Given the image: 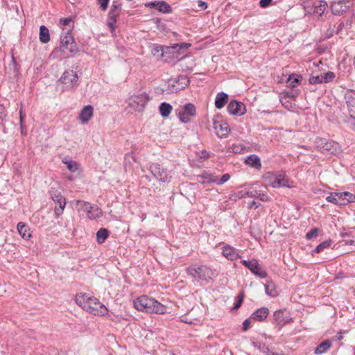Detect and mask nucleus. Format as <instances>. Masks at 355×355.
Here are the masks:
<instances>
[{"label": "nucleus", "instance_id": "nucleus-22", "mask_svg": "<svg viewBox=\"0 0 355 355\" xmlns=\"http://www.w3.org/2000/svg\"><path fill=\"white\" fill-rule=\"evenodd\" d=\"M90 296L87 293H78L75 297V301L76 304L82 307L83 309H90L91 307H88V301L89 300Z\"/></svg>", "mask_w": 355, "mask_h": 355}, {"label": "nucleus", "instance_id": "nucleus-36", "mask_svg": "<svg viewBox=\"0 0 355 355\" xmlns=\"http://www.w3.org/2000/svg\"><path fill=\"white\" fill-rule=\"evenodd\" d=\"M109 236V231L105 228H101L96 233V241L101 244L105 241Z\"/></svg>", "mask_w": 355, "mask_h": 355}, {"label": "nucleus", "instance_id": "nucleus-62", "mask_svg": "<svg viewBox=\"0 0 355 355\" xmlns=\"http://www.w3.org/2000/svg\"><path fill=\"white\" fill-rule=\"evenodd\" d=\"M202 157H204V158H207V157H209V153L207 151H203L202 153Z\"/></svg>", "mask_w": 355, "mask_h": 355}, {"label": "nucleus", "instance_id": "nucleus-63", "mask_svg": "<svg viewBox=\"0 0 355 355\" xmlns=\"http://www.w3.org/2000/svg\"><path fill=\"white\" fill-rule=\"evenodd\" d=\"M243 297H244V295H243V291H241V292L239 294V295H238V300H239V299H242V300H243Z\"/></svg>", "mask_w": 355, "mask_h": 355}, {"label": "nucleus", "instance_id": "nucleus-25", "mask_svg": "<svg viewBox=\"0 0 355 355\" xmlns=\"http://www.w3.org/2000/svg\"><path fill=\"white\" fill-rule=\"evenodd\" d=\"M269 178L270 185L273 188L288 187V180L287 179L278 178L275 175H270Z\"/></svg>", "mask_w": 355, "mask_h": 355}, {"label": "nucleus", "instance_id": "nucleus-28", "mask_svg": "<svg viewBox=\"0 0 355 355\" xmlns=\"http://www.w3.org/2000/svg\"><path fill=\"white\" fill-rule=\"evenodd\" d=\"M266 293L272 297H277L279 295L278 290L272 281H268L264 285Z\"/></svg>", "mask_w": 355, "mask_h": 355}, {"label": "nucleus", "instance_id": "nucleus-32", "mask_svg": "<svg viewBox=\"0 0 355 355\" xmlns=\"http://www.w3.org/2000/svg\"><path fill=\"white\" fill-rule=\"evenodd\" d=\"M121 12V6L119 4H116L114 2L112 5L110 12L108 13L109 19H115L119 17Z\"/></svg>", "mask_w": 355, "mask_h": 355}, {"label": "nucleus", "instance_id": "nucleus-45", "mask_svg": "<svg viewBox=\"0 0 355 355\" xmlns=\"http://www.w3.org/2000/svg\"><path fill=\"white\" fill-rule=\"evenodd\" d=\"M230 178V175L228 173H225L222 175L220 178H218L216 177V181L215 183H216L218 185H221L224 184L225 182H227Z\"/></svg>", "mask_w": 355, "mask_h": 355}, {"label": "nucleus", "instance_id": "nucleus-52", "mask_svg": "<svg viewBox=\"0 0 355 355\" xmlns=\"http://www.w3.org/2000/svg\"><path fill=\"white\" fill-rule=\"evenodd\" d=\"M98 3L103 10H105L107 8L110 0H98Z\"/></svg>", "mask_w": 355, "mask_h": 355}, {"label": "nucleus", "instance_id": "nucleus-8", "mask_svg": "<svg viewBox=\"0 0 355 355\" xmlns=\"http://www.w3.org/2000/svg\"><path fill=\"white\" fill-rule=\"evenodd\" d=\"M149 101V96L146 92L133 95L129 99V106L135 111L142 112Z\"/></svg>", "mask_w": 355, "mask_h": 355}, {"label": "nucleus", "instance_id": "nucleus-57", "mask_svg": "<svg viewBox=\"0 0 355 355\" xmlns=\"http://www.w3.org/2000/svg\"><path fill=\"white\" fill-rule=\"evenodd\" d=\"M242 303H243V300L242 299H239L237 300V302L234 304L233 309H234V310L238 309L241 306Z\"/></svg>", "mask_w": 355, "mask_h": 355}, {"label": "nucleus", "instance_id": "nucleus-47", "mask_svg": "<svg viewBox=\"0 0 355 355\" xmlns=\"http://www.w3.org/2000/svg\"><path fill=\"white\" fill-rule=\"evenodd\" d=\"M318 234V229L313 228L311 229L306 235V239L308 240L312 239L313 238H315Z\"/></svg>", "mask_w": 355, "mask_h": 355}, {"label": "nucleus", "instance_id": "nucleus-10", "mask_svg": "<svg viewBox=\"0 0 355 355\" xmlns=\"http://www.w3.org/2000/svg\"><path fill=\"white\" fill-rule=\"evenodd\" d=\"M150 171L153 176L159 181L168 182L171 181V175L166 168L157 163H153L150 166Z\"/></svg>", "mask_w": 355, "mask_h": 355}, {"label": "nucleus", "instance_id": "nucleus-64", "mask_svg": "<svg viewBox=\"0 0 355 355\" xmlns=\"http://www.w3.org/2000/svg\"><path fill=\"white\" fill-rule=\"evenodd\" d=\"M243 297H244V295H243V291H241V292L239 294V295H238V300H239V299H242V300H243Z\"/></svg>", "mask_w": 355, "mask_h": 355}, {"label": "nucleus", "instance_id": "nucleus-17", "mask_svg": "<svg viewBox=\"0 0 355 355\" xmlns=\"http://www.w3.org/2000/svg\"><path fill=\"white\" fill-rule=\"evenodd\" d=\"M145 6L148 8H155L159 12L164 14H169L173 12V9L171 5L164 1H155L148 2L145 4Z\"/></svg>", "mask_w": 355, "mask_h": 355}, {"label": "nucleus", "instance_id": "nucleus-50", "mask_svg": "<svg viewBox=\"0 0 355 355\" xmlns=\"http://www.w3.org/2000/svg\"><path fill=\"white\" fill-rule=\"evenodd\" d=\"M251 320H252V319L250 317V318H248V319L244 320V322H243V331H247L250 327Z\"/></svg>", "mask_w": 355, "mask_h": 355}, {"label": "nucleus", "instance_id": "nucleus-38", "mask_svg": "<svg viewBox=\"0 0 355 355\" xmlns=\"http://www.w3.org/2000/svg\"><path fill=\"white\" fill-rule=\"evenodd\" d=\"M200 178L202 179V184L215 183L216 181V176L207 172H204Z\"/></svg>", "mask_w": 355, "mask_h": 355}, {"label": "nucleus", "instance_id": "nucleus-42", "mask_svg": "<svg viewBox=\"0 0 355 355\" xmlns=\"http://www.w3.org/2000/svg\"><path fill=\"white\" fill-rule=\"evenodd\" d=\"M63 162L67 165V168L70 171L75 172L78 170V164L76 162L68 160L64 161Z\"/></svg>", "mask_w": 355, "mask_h": 355}, {"label": "nucleus", "instance_id": "nucleus-26", "mask_svg": "<svg viewBox=\"0 0 355 355\" xmlns=\"http://www.w3.org/2000/svg\"><path fill=\"white\" fill-rule=\"evenodd\" d=\"M327 6V3L324 1H315L313 4V12L321 17L324 13Z\"/></svg>", "mask_w": 355, "mask_h": 355}, {"label": "nucleus", "instance_id": "nucleus-46", "mask_svg": "<svg viewBox=\"0 0 355 355\" xmlns=\"http://www.w3.org/2000/svg\"><path fill=\"white\" fill-rule=\"evenodd\" d=\"M309 82L311 85L322 83V81L321 79V76L320 75H318V76L312 75L310 76Z\"/></svg>", "mask_w": 355, "mask_h": 355}, {"label": "nucleus", "instance_id": "nucleus-7", "mask_svg": "<svg viewBox=\"0 0 355 355\" xmlns=\"http://www.w3.org/2000/svg\"><path fill=\"white\" fill-rule=\"evenodd\" d=\"M77 203L80 205V209L85 212L87 218L91 220L98 218L103 215L101 209L96 205L82 200H78Z\"/></svg>", "mask_w": 355, "mask_h": 355}, {"label": "nucleus", "instance_id": "nucleus-34", "mask_svg": "<svg viewBox=\"0 0 355 355\" xmlns=\"http://www.w3.org/2000/svg\"><path fill=\"white\" fill-rule=\"evenodd\" d=\"M40 40L42 43H47L50 40L49 29L44 25L40 27Z\"/></svg>", "mask_w": 355, "mask_h": 355}, {"label": "nucleus", "instance_id": "nucleus-30", "mask_svg": "<svg viewBox=\"0 0 355 355\" xmlns=\"http://www.w3.org/2000/svg\"><path fill=\"white\" fill-rule=\"evenodd\" d=\"M17 230L22 238L28 239L31 234L30 228L23 222H19L17 225Z\"/></svg>", "mask_w": 355, "mask_h": 355}, {"label": "nucleus", "instance_id": "nucleus-19", "mask_svg": "<svg viewBox=\"0 0 355 355\" xmlns=\"http://www.w3.org/2000/svg\"><path fill=\"white\" fill-rule=\"evenodd\" d=\"M94 108L92 105L85 106L80 111L78 119L82 124H87L93 116Z\"/></svg>", "mask_w": 355, "mask_h": 355}, {"label": "nucleus", "instance_id": "nucleus-39", "mask_svg": "<svg viewBox=\"0 0 355 355\" xmlns=\"http://www.w3.org/2000/svg\"><path fill=\"white\" fill-rule=\"evenodd\" d=\"M331 244V240L324 241L322 242L321 243H320L315 248V249L313 250V252L319 253V252L323 251L324 249L329 248Z\"/></svg>", "mask_w": 355, "mask_h": 355}, {"label": "nucleus", "instance_id": "nucleus-18", "mask_svg": "<svg viewBox=\"0 0 355 355\" xmlns=\"http://www.w3.org/2000/svg\"><path fill=\"white\" fill-rule=\"evenodd\" d=\"M213 127L215 130V133L220 138H226L230 132L229 125L222 121H214Z\"/></svg>", "mask_w": 355, "mask_h": 355}, {"label": "nucleus", "instance_id": "nucleus-55", "mask_svg": "<svg viewBox=\"0 0 355 355\" xmlns=\"http://www.w3.org/2000/svg\"><path fill=\"white\" fill-rule=\"evenodd\" d=\"M198 6L202 10H205L207 8V3L205 1L201 0L198 1Z\"/></svg>", "mask_w": 355, "mask_h": 355}, {"label": "nucleus", "instance_id": "nucleus-61", "mask_svg": "<svg viewBox=\"0 0 355 355\" xmlns=\"http://www.w3.org/2000/svg\"><path fill=\"white\" fill-rule=\"evenodd\" d=\"M270 355H285V354L283 352L277 353V352H274L271 351Z\"/></svg>", "mask_w": 355, "mask_h": 355}, {"label": "nucleus", "instance_id": "nucleus-35", "mask_svg": "<svg viewBox=\"0 0 355 355\" xmlns=\"http://www.w3.org/2000/svg\"><path fill=\"white\" fill-rule=\"evenodd\" d=\"M302 78V76L297 74L290 75L287 80L288 86L292 89L295 88L300 83Z\"/></svg>", "mask_w": 355, "mask_h": 355}, {"label": "nucleus", "instance_id": "nucleus-41", "mask_svg": "<svg viewBox=\"0 0 355 355\" xmlns=\"http://www.w3.org/2000/svg\"><path fill=\"white\" fill-rule=\"evenodd\" d=\"M191 46V44L189 43H182V44H175L171 47H166L167 50L172 49L175 51L177 49H186Z\"/></svg>", "mask_w": 355, "mask_h": 355}, {"label": "nucleus", "instance_id": "nucleus-40", "mask_svg": "<svg viewBox=\"0 0 355 355\" xmlns=\"http://www.w3.org/2000/svg\"><path fill=\"white\" fill-rule=\"evenodd\" d=\"M320 76L322 83L331 82L335 78V73L332 71H328L327 73L321 74Z\"/></svg>", "mask_w": 355, "mask_h": 355}, {"label": "nucleus", "instance_id": "nucleus-13", "mask_svg": "<svg viewBox=\"0 0 355 355\" xmlns=\"http://www.w3.org/2000/svg\"><path fill=\"white\" fill-rule=\"evenodd\" d=\"M78 76L73 70H67L64 72L60 81L63 85L64 89H70L77 85Z\"/></svg>", "mask_w": 355, "mask_h": 355}, {"label": "nucleus", "instance_id": "nucleus-37", "mask_svg": "<svg viewBox=\"0 0 355 355\" xmlns=\"http://www.w3.org/2000/svg\"><path fill=\"white\" fill-rule=\"evenodd\" d=\"M7 116V112L6 107L0 105V130L5 133L4 121Z\"/></svg>", "mask_w": 355, "mask_h": 355}, {"label": "nucleus", "instance_id": "nucleus-23", "mask_svg": "<svg viewBox=\"0 0 355 355\" xmlns=\"http://www.w3.org/2000/svg\"><path fill=\"white\" fill-rule=\"evenodd\" d=\"M269 314V310L266 307H261L255 311L252 315L251 318L256 321L262 322L266 319Z\"/></svg>", "mask_w": 355, "mask_h": 355}, {"label": "nucleus", "instance_id": "nucleus-24", "mask_svg": "<svg viewBox=\"0 0 355 355\" xmlns=\"http://www.w3.org/2000/svg\"><path fill=\"white\" fill-rule=\"evenodd\" d=\"M248 269L252 273L260 278L263 279L267 277V272L261 269L257 259H254V263H252Z\"/></svg>", "mask_w": 355, "mask_h": 355}, {"label": "nucleus", "instance_id": "nucleus-43", "mask_svg": "<svg viewBox=\"0 0 355 355\" xmlns=\"http://www.w3.org/2000/svg\"><path fill=\"white\" fill-rule=\"evenodd\" d=\"M284 98H295L300 94V90L293 89L291 91H287L282 93Z\"/></svg>", "mask_w": 355, "mask_h": 355}, {"label": "nucleus", "instance_id": "nucleus-9", "mask_svg": "<svg viewBox=\"0 0 355 355\" xmlns=\"http://www.w3.org/2000/svg\"><path fill=\"white\" fill-rule=\"evenodd\" d=\"M87 303L88 307H91V309H85L87 312L94 315L103 316L107 315L108 309L97 298L90 296Z\"/></svg>", "mask_w": 355, "mask_h": 355}, {"label": "nucleus", "instance_id": "nucleus-20", "mask_svg": "<svg viewBox=\"0 0 355 355\" xmlns=\"http://www.w3.org/2000/svg\"><path fill=\"white\" fill-rule=\"evenodd\" d=\"M345 100L351 116L355 114V91L348 90L345 94Z\"/></svg>", "mask_w": 355, "mask_h": 355}, {"label": "nucleus", "instance_id": "nucleus-51", "mask_svg": "<svg viewBox=\"0 0 355 355\" xmlns=\"http://www.w3.org/2000/svg\"><path fill=\"white\" fill-rule=\"evenodd\" d=\"M272 0H260L259 1V6L261 8H267L268 6H269L271 3H272Z\"/></svg>", "mask_w": 355, "mask_h": 355}, {"label": "nucleus", "instance_id": "nucleus-54", "mask_svg": "<svg viewBox=\"0 0 355 355\" xmlns=\"http://www.w3.org/2000/svg\"><path fill=\"white\" fill-rule=\"evenodd\" d=\"M241 263L245 267L249 268L251 264L252 263H254V259H252L251 260H242Z\"/></svg>", "mask_w": 355, "mask_h": 355}, {"label": "nucleus", "instance_id": "nucleus-14", "mask_svg": "<svg viewBox=\"0 0 355 355\" xmlns=\"http://www.w3.org/2000/svg\"><path fill=\"white\" fill-rule=\"evenodd\" d=\"M196 114V107L193 104L189 103L178 110V116L182 123H187L190 121V118L194 116Z\"/></svg>", "mask_w": 355, "mask_h": 355}, {"label": "nucleus", "instance_id": "nucleus-15", "mask_svg": "<svg viewBox=\"0 0 355 355\" xmlns=\"http://www.w3.org/2000/svg\"><path fill=\"white\" fill-rule=\"evenodd\" d=\"M350 0H339L333 1L331 5V12L335 15H341L350 8Z\"/></svg>", "mask_w": 355, "mask_h": 355}, {"label": "nucleus", "instance_id": "nucleus-60", "mask_svg": "<svg viewBox=\"0 0 355 355\" xmlns=\"http://www.w3.org/2000/svg\"><path fill=\"white\" fill-rule=\"evenodd\" d=\"M343 338V336L342 334V333H338V335L336 336V340H341Z\"/></svg>", "mask_w": 355, "mask_h": 355}, {"label": "nucleus", "instance_id": "nucleus-11", "mask_svg": "<svg viewBox=\"0 0 355 355\" xmlns=\"http://www.w3.org/2000/svg\"><path fill=\"white\" fill-rule=\"evenodd\" d=\"M238 197L243 198H253L259 199L263 202L270 200L268 196L261 190H257L253 187H249L245 190H242L238 193Z\"/></svg>", "mask_w": 355, "mask_h": 355}, {"label": "nucleus", "instance_id": "nucleus-31", "mask_svg": "<svg viewBox=\"0 0 355 355\" xmlns=\"http://www.w3.org/2000/svg\"><path fill=\"white\" fill-rule=\"evenodd\" d=\"M331 346V342L329 340H325L320 343L315 349V354H322L326 352Z\"/></svg>", "mask_w": 355, "mask_h": 355}, {"label": "nucleus", "instance_id": "nucleus-48", "mask_svg": "<svg viewBox=\"0 0 355 355\" xmlns=\"http://www.w3.org/2000/svg\"><path fill=\"white\" fill-rule=\"evenodd\" d=\"M26 117V114L23 112V105L22 103L21 104V108L19 110V122H20V126L22 128H23V122Z\"/></svg>", "mask_w": 355, "mask_h": 355}, {"label": "nucleus", "instance_id": "nucleus-4", "mask_svg": "<svg viewBox=\"0 0 355 355\" xmlns=\"http://www.w3.org/2000/svg\"><path fill=\"white\" fill-rule=\"evenodd\" d=\"M315 144L318 150L323 153H329L336 155L339 154L341 151L338 143L325 138L317 137L315 140Z\"/></svg>", "mask_w": 355, "mask_h": 355}, {"label": "nucleus", "instance_id": "nucleus-21", "mask_svg": "<svg viewBox=\"0 0 355 355\" xmlns=\"http://www.w3.org/2000/svg\"><path fill=\"white\" fill-rule=\"evenodd\" d=\"M222 254L226 259L230 261L236 260L240 257L236 248L230 245H225L223 247Z\"/></svg>", "mask_w": 355, "mask_h": 355}, {"label": "nucleus", "instance_id": "nucleus-56", "mask_svg": "<svg viewBox=\"0 0 355 355\" xmlns=\"http://www.w3.org/2000/svg\"><path fill=\"white\" fill-rule=\"evenodd\" d=\"M116 22V20H115V19H109L108 21H107V25L112 29H114Z\"/></svg>", "mask_w": 355, "mask_h": 355}, {"label": "nucleus", "instance_id": "nucleus-6", "mask_svg": "<svg viewBox=\"0 0 355 355\" xmlns=\"http://www.w3.org/2000/svg\"><path fill=\"white\" fill-rule=\"evenodd\" d=\"M52 200L55 202L54 214L55 218H58L63 214L66 206V199L62 195L61 192L54 187H51L49 191Z\"/></svg>", "mask_w": 355, "mask_h": 355}, {"label": "nucleus", "instance_id": "nucleus-1", "mask_svg": "<svg viewBox=\"0 0 355 355\" xmlns=\"http://www.w3.org/2000/svg\"><path fill=\"white\" fill-rule=\"evenodd\" d=\"M134 306L140 311L146 313H154L157 314H164L166 312V306L159 302L154 298L148 297L146 295H142L133 301Z\"/></svg>", "mask_w": 355, "mask_h": 355}, {"label": "nucleus", "instance_id": "nucleus-12", "mask_svg": "<svg viewBox=\"0 0 355 355\" xmlns=\"http://www.w3.org/2000/svg\"><path fill=\"white\" fill-rule=\"evenodd\" d=\"M292 318L286 309H279L274 312L272 323L280 330L285 324L292 321Z\"/></svg>", "mask_w": 355, "mask_h": 355}, {"label": "nucleus", "instance_id": "nucleus-58", "mask_svg": "<svg viewBox=\"0 0 355 355\" xmlns=\"http://www.w3.org/2000/svg\"><path fill=\"white\" fill-rule=\"evenodd\" d=\"M259 207V205H257V203L255 202V201H252L251 202L249 203L248 205V208L249 209H257Z\"/></svg>", "mask_w": 355, "mask_h": 355}, {"label": "nucleus", "instance_id": "nucleus-2", "mask_svg": "<svg viewBox=\"0 0 355 355\" xmlns=\"http://www.w3.org/2000/svg\"><path fill=\"white\" fill-rule=\"evenodd\" d=\"M186 272L196 281L202 280L206 282L211 279V277L213 275L211 268L205 265L190 266L186 268Z\"/></svg>", "mask_w": 355, "mask_h": 355}, {"label": "nucleus", "instance_id": "nucleus-59", "mask_svg": "<svg viewBox=\"0 0 355 355\" xmlns=\"http://www.w3.org/2000/svg\"><path fill=\"white\" fill-rule=\"evenodd\" d=\"M12 64L14 67L15 70L17 69L18 65L17 64L16 59L13 55L12 56Z\"/></svg>", "mask_w": 355, "mask_h": 355}, {"label": "nucleus", "instance_id": "nucleus-44", "mask_svg": "<svg viewBox=\"0 0 355 355\" xmlns=\"http://www.w3.org/2000/svg\"><path fill=\"white\" fill-rule=\"evenodd\" d=\"M257 347L259 348V349L263 353L266 354V355H270L271 350L270 348L266 345L264 343H259L255 345Z\"/></svg>", "mask_w": 355, "mask_h": 355}, {"label": "nucleus", "instance_id": "nucleus-29", "mask_svg": "<svg viewBox=\"0 0 355 355\" xmlns=\"http://www.w3.org/2000/svg\"><path fill=\"white\" fill-rule=\"evenodd\" d=\"M228 101V95L225 92H219L216 95L215 99V106L218 109H221L224 107Z\"/></svg>", "mask_w": 355, "mask_h": 355}, {"label": "nucleus", "instance_id": "nucleus-16", "mask_svg": "<svg viewBox=\"0 0 355 355\" xmlns=\"http://www.w3.org/2000/svg\"><path fill=\"white\" fill-rule=\"evenodd\" d=\"M227 110L230 114L237 116L244 114L246 111L245 105L235 100H232L229 103Z\"/></svg>", "mask_w": 355, "mask_h": 355}, {"label": "nucleus", "instance_id": "nucleus-49", "mask_svg": "<svg viewBox=\"0 0 355 355\" xmlns=\"http://www.w3.org/2000/svg\"><path fill=\"white\" fill-rule=\"evenodd\" d=\"M72 22V19L70 17L61 18L60 19V24L62 26H69Z\"/></svg>", "mask_w": 355, "mask_h": 355}, {"label": "nucleus", "instance_id": "nucleus-3", "mask_svg": "<svg viewBox=\"0 0 355 355\" xmlns=\"http://www.w3.org/2000/svg\"><path fill=\"white\" fill-rule=\"evenodd\" d=\"M60 49L64 54H67L68 53H76L79 51V48L71 35V28L63 29L60 36Z\"/></svg>", "mask_w": 355, "mask_h": 355}, {"label": "nucleus", "instance_id": "nucleus-5", "mask_svg": "<svg viewBox=\"0 0 355 355\" xmlns=\"http://www.w3.org/2000/svg\"><path fill=\"white\" fill-rule=\"evenodd\" d=\"M326 200L336 205H346L355 201V195L347 191L335 192L331 193Z\"/></svg>", "mask_w": 355, "mask_h": 355}, {"label": "nucleus", "instance_id": "nucleus-53", "mask_svg": "<svg viewBox=\"0 0 355 355\" xmlns=\"http://www.w3.org/2000/svg\"><path fill=\"white\" fill-rule=\"evenodd\" d=\"M241 263L245 267L249 268L251 264L252 263H254V259H252L251 260H242Z\"/></svg>", "mask_w": 355, "mask_h": 355}, {"label": "nucleus", "instance_id": "nucleus-27", "mask_svg": "<svg viewBox=\"0 0 355 355\" xmlns=\"http://www.w3.org/2000/svg\"><path fill=\"white\" fill-rule=\"evenodd\" d=\"M245 162L254 167L257 169H260L261 167V163L260 158L256 155H250L248 156L245 159Z\"/></svg>", "mask_w": 355, "mask_h": 355}, {"label": "nucleus", "instance_id": "nucleus-33", "mask_svg": "<svg viewBox=\"0 0 355 355\" xmlns=\"http://www.w3.org/2000/svg\"><path fill=\"white\" fill-rule=\"evenodd\" d=\"M172 109L173 107L171 104L166 102L162 103L159 107V113L163 117H168L171 114Z\"/></svg>", "mask_w": 355, "mask_h": 355}]
</instances>
